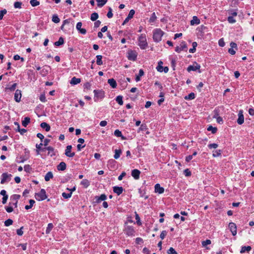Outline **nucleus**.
Returning a JSON list of instances; mask_svg holds the SVG:
<instances>
[{
    "instance_id": "1",
    "label": "nucleus",
    "mask_w": 254,
    "mask_h": 254,
    "mask_svg": "<svg viewBox=\"0 0 254 254\" xmlns=\"http://www.w3.org/2000/svg\"><path fill=\"white\" fill-rule=\"evenodd\" d=\"M164 34L163 31L160 28H156L153 31V39L156 42H160Z\"/></svg>"
},
{
    "instance_id": "2",
    "label": "nucleus",
    "mask_w": 254,
    "mask_h": 254,
    "mask_svg": "<svg viewBox=\"0 0 254 254\" xmlns=\"http://www.w3.org/2000/svg\"><path fill=\"white\" fill-rule=\"evenodd\" d=\"M138 46L140 47V49L144 50L147 48L148 44L145 35L141 34L138 38Z\"/></svg>"
},
{
    "instance_id": "3",
    "label": "nucleus",
    "mask_w": 254,
    "mask_h": 254,
    "mask_svg": "<svg viewBox=\"0 0 254 254\" xmlns=\"http://www.w3.org/2000/svg\"><path fill=\"white\" fill-rule=\"evenodd\" d=\"M35 198L38 201H42L47 198L46 191L44 189H42L38 193H36L35 195Z\"/></svg>"
},
{
    "instance_id": "4",
    "label": "nucleus",
    "mask_w": 254,
    "mask_h": 254,
    "mask_svg": "<svg viewBox=\"0 0 254 254\" xmlns=\"http://www.w3.org/2000/svg\"><path fill=\"white\" fill-rule=\"evenodd\" d=\"M137 53L133 50H128L127 52V58L128 60L135 61L136 60Z\"/></svg>"
},
{
    "instance_id": "5",
    "label": "nucleus",
    "mask_w": 254,
    "mask_h": 254,
    "mask_svg": "<svg viewBox=\"0 0 254 254\" xmlns=\"http://www.w3.org/2000/svg\"><path fill=\"white\" fill-rule=\"evenodd\" d=\"M11 175L7 173H4L1 175L0 183L3 184L9 182L11 180Z\"/></svg>"
},
{
    "instance_id": "6",
    "label": "nucleus",
    "mask_w": 254,
    "mask_h": 254,
    "mask_svg": "<svg viewBox=\"0 0 254 254\" xmlns=\"http://www.w3.org/2000/svg\"><path fill=\"white\" fill-rule=\"evenodd\" d=\"M20 198L19 194H13L10 196V200L12 201L9 203L10 205H13L15 207L17 206L18 199Z\"/></svg>"
},
{
    "instance_id": "7",
    "label": "nucleus",
    "mask_w": 254,
    "mask_h": 254,
    "mask_svg": "<svg viewBox=\"0 0 254 254\" xmlns=\"http://www.w3.org/2000/svg\"><path fill=\"white\" fill-rule=\"evenodd\" d=\"M187 46L185 41H182L180 46H177L175 48V51L177 53H180L182 51H187Z\"/></svg>"
},
{
    "instance_id": "8",
    "label": "nucleus",
    "mask_w": 254,
    "mask_h": 254,
    "mask_svg": "<svg viewBox=\"0 0 254 254\" xmlns=\"http://www.w3.org/2000/svg\"><path fill=\"white\" fill-rule=\"evenodd\" d=\"M125 233L129 236H132L134 235L135 231L132 226H127L125 228Z\"/></svg>"
},
{
    "instance_id": "9",
    "label": "nucleus",
    "mask_w": 254,
    "mask_h": 254,
    "mask_svg": "<svg viewBox=\"0 0 254 254\" xmlns=\"http://www.w3.org/2000/svg\"><path fill=\"white\" fill-rule=\"evenodd\" d=\"M72 146L71 145H67L66 147V149L65 150V155L67 157H72L75 155V153L73 152H71Z\"/></svg>"
},
{
    "instance_id": "10",
    "label": "nucleus",
    "mask_w": 254,
    "mask_h": 254,
    "mask_svg": "<svg viewBox=\"0 0 254 254\" xmlns=\"http://www.w3.org/2000/svg\"><path fill=\"white\" fill-rule=\"evenodd\" d=\"M200 68V65L196 63H194V64L192 65H189L187 68V70L189 72L191 71H196L198 69H199Z\"/></svg>"
},
{
    "instance_id": "11",
    "label": "nucleus",
    "mask_w": 254,
    "mask_h": 254,
    "mask_svg": "<svg viewBox=\"0 0 254 254\" xmlns=\"http://www.w3.org/2000/svg\"><path fill=\"white\" fill-rule=\"evenodd\" d=\"M229 228L233 236L237 234V226L235 223L231 222L229 224Z\"/></svg>"
},
{
    "instance_id": "12",
    "label": "nucleus",
    "mask_w": 254,
    "mask_h": 254,
    "mask_svg": "<svg viewBox=\"0 0 254 254\" xmlns=\"http://www.w3.org/2000/svg\"><path fill=\"white\" fill-rule=\"evenodd\" d=\"M214 115L213 116V118L216 119L217 122L219 124H222L223 123V119L219 117V112L218 110L217 109H215L214 111Z\"/></svg>"
},
{
    "instance_id": "13",
    "label": "nucleus",
    "mask_w": 254,
    "mask_h": 254,
    "mask_svg": "<svg viewBox=\"0 0 254 254\" xmlns=\"http://www.w3.org/2000/svg\"><path fill=\"white\" fill-rule=\"evenodd\" d=\"M93 92L95 97L101 99L104 96V92L102 90H94Z\"/></svg>"
},
{
    "instance_id": "14",
    "label": "nucleus",
    "mask_w": 254,
    "mask_h": 254,
    "mask_svg": "<svg viewBox=\"0 0 254 254\" xmlns=\"http://www.w3.org/2000/svg\"><path fill=\"white\" fill-rule=\"evenodd\" d=\"M134 13L135 11L133 9L130 10L127 17L124 20L123 25H125L126 23L128 22V21L133 17Z\"/></svg>"
},
{
    "instance_id": "15",
    "label": "nucleus",
    "mask_w": 254,
    "mask_h": 254,
    "mask_svg": "<svg viewBox=\"0 0 254 254\" xmlns=\"http://www.w3.org/2000/svg\"><path fill=\"white\" fill-rule=\"evenodd\" d=\"M21 91L20 90H16L14 94V100L16 102H19L21 101Z\"/></svg>"
},
{
    "instance_id": "16",
    "label": "nucleus",
    "mask_w": 254,
    "mask_h": 254,
    "mask_svg": "<svg viewBox=\"0 0 254 254\" xmlns=\"http://www.w3.org/2000/svg\"><path fill=\"white\" fill-rule=\"evenodd\" d=\"M140 172L137 169H134L131 171V176L134 179L137 180L139 178Z\"/></svg>"
},
{
    "instance_id": "17",
    "label": "nucleus",
    "mask_w": 254,
    "mask_h": 254,
    "mask_svg": "<svg viewBox=\"0 0 254 254\" xmlns=\"http://www.w3.org/2000/svg\"><path fill=\"white\" fill-rule=\"evenodd\" d=\"M244 117L242 114V111H240L238 114V119L237 120V123L239 125H242L244 123Z\"/></svg>"
},
{
    "instance_id": "18",
    "label": "nucleus",
    "mask_w": 254,
    "mask_h": 254,
    "mask_svg": "<svg viewBox=\"0 0 254 254\" xmlns=\"http://www.w3.org/2000/svg\"><path fill=\"white\" fill-rule=\"evenodd\" d=\"M230 46L231 48L228 50V52L231 55H234L235 54L236 52L233 49L237 47V44L234 42H231L230 43Z\"/></svg>"
},
{
    "instance_id": "19",
    "label": "nucleus",
    "mask_w": 254,
    "mask_h": 254,
    "mask_svg": "<svg viewBox=\"0 0 254 254\" xmlns=\"http://www.w3.org/2000/svg\"><path fill=\"white\" fill-rule=\"evenodd\" d=\"M155 191L159 194H161L164 192V189L163 187H161L159 184H157L155 186Z\"/></svg>"
},
{
    "instance_id": "20",
    "label": "nucleus",
    "mask_w": 254,
    "mask_h": 254,
    "mask_svg": "<svg viewBox=\"0 0 254 254\" xmlns=\"http://www.w3.org/2000/svg\"><path fill=\"white\" fill-rule=\"evenodd\" d=\"M123 188L122 187L115 186L113 187V191L118 195L121 194L123 191Z\"/></svg>"
},
{
    "instance_id": "21",
    "label": "nucleus",
    "mask_w": 254,
    "mask_h": 254,
    "mask_svg": "<svg viewBox=\"0 0 254 254\" xmlns=\"http://www.w3.org/2000/svg\"><path fill=\"white\" fill-rule=\"evenodd\" d=\"M200 21L198 18V17L196 16H194L192 17V19L190 21V25H198L200 23Z\"/></svg>"
},
{
    "instance_id": "22",
    "label": "nucleus",
    "mask_w": 254,
    "mask_h": 254,
    "mask_svg": "<svg viewBox=\"0 0 254 254\" xmlns=\"http://www.w3.org/2000/svg\"><path fill=\"white\" fill-rule=\"evenodd\" d=\"M97 203H100L107 199V196L105 194H102L100 196H96Z\"/></svg>"
},
{
    "instance_id": "23",
    "label": "nucleus",
    "mask_w": 254,
    "mask_h": 254,
    "mask_svg": "<svg viewBox=\"0 0 254 254\" xmlns=\"http://www.w3.org/2000/svg\"><path fill=\"white\" fill-rule=\"evenodd\" d=\"M66 164L64 162H61L57 166V169L59 171H64L66 169Z\"/></svg>"
},
{
    "instance_id": "24",
    "label": "nucleus",
    "mask_w": 254,
    "mask_h": 254,
    "mask_svg": "<svg viewBox=\"0 0 254 254\" xmlns=\"http://www.w3.org/2000/svg\"><path fill=\"white\" fill-rule=\"evenodd\" d=\"M108 83L113 88H115L117 87V82L116 80L113 78L109 79L108 80Z\"/></svg>"
},
{
    "instance_id": "25",
    "label": "nucleus",
    "mask_w": 254,
    "mask_h": 254,
    "mask_svg": "<svg viewBox=\"0 0 254 254\" xmlns=\"http://www.w3.org/2000/svg\"><path fill=\"white\" fill-rule=\"evenodd\" d=\"M81 81L80 78H76L75 77H73L71 78L70 83L72 85H76L79 83Z\"/></svg>"
},
{
    "instance_id": "26",
    "label": "nucleus",
    "mask_w": 254,
    "mask_h": 254,
    "mask_svg": "<svg viewBox=\"0 0 254 254\" xmlns=\"http://www.w3.org/2000/svg\"><path fill=\"white\" fill-rule=\"evenodd\" d=\"M40 126L42 128L45 129L47 131H48L50 130V126L45 122L42 123L40 125Z\"/></svg>"
},
{
    "instance_id": "27",
    "label": "nucleus",
    "mask_w": 254,
    "mask_h": 254,
    "mask_svg": "<svg viewBox=\"0 0 254 254\" xmlns=\"http://www.w3.org/2000/svg\"><path fill=\"white\" fill-rule=\"evenodd\" d=\"M53 178V175L52 172H48L45 176V180L47 182Z\"/></svg>"
},
{
    "instance_id": "28",
    "label": "nucleus",
    "mask_w": 254,
    "mask_h": 254,
    "mask_svg": "<svg viewBox=\"0 0 254 254\" xmlns=\"http://www.w3.org/2000/svg\"><path fill=\"white\" fill-rule=\"evenodd\" d=\"M45 149L47 150L48 152V154H49L51 156H53L55 155L54 152V148L51 146H48L45 148Z\"/></svg>"
},
{
    "instance_id": "29",
    "label": "nucleus",
    "mask_w": 254,
    "mask_h": 254,
    "mask_svg": "<svg viewBox=\"0 0 254 254\" xmlns=\"http://www.w3.org/2000/svg\"><path fill=\"white\" fill-rule=\"evenodd\" d=\"M96 1L97 2V5L101 7L107 3L108 0H96Z\"/></svg>"
},
{
    "instance_id": "30",
    "label": "nucleus",
    "mask_w": 254,
    "mask_h": 254,
    "mask_svg": "<svg viewBox=\"0 0 254 254\" xmlns=\"http://www.w3.org/2000/svg\"><path fill=\"white\" fill-rule=\"evenodd\" d=\"M252 248L250 246H243L242 247L240 253H244L246 252H249L251 250Z\"/></svg>"
},
{
    "instance_id": "31",
    "label": "nucleus",
    "mask_w": 254,
    "mask_h": 254,
    "mask_svg": "<svg viewBox=\"0 0 254 254\" xmlns=\"http://www.w3.org/2000/svg\"><path fill=\"white\" fill-rule=\"evenodd\" d=\"M96 64L97 65H101L103 64L102 62V56L97 55L96 56Z\"/></svg>"
},
{
    "instance_id": "32",
    "label": "nucleus",
    "mask_w": 254,
    "mask_h": 254,
    "mask_svg": "<svg viewBox=\"0 0 254 254\" xmlns=\"http://www.w3.org/2000/svg\"><path fill=\"white\" fill-rule=\"evenodd\" d=\"M144 74V71L142 69H139V73L136 76L135 80L138 82L140 80V77L143 76Z\"/></svg>"
},
{
    "instance_id": "33",
    "label": "nucleus",
    "mask_w": 254,
    "mask_h": 254,
    "mask_svg": "<svg viewBox=\"0 0 254 254\" xmlns=\"http://www.w3.org/2000/svg\"><path fill=\"white\" fill-rule=\"evenodd\" d=\"M30 121V119L29 117H25L22 122V125L24 127H26Z\"/></svg>"
},
{
    "instance_id": "34",
    "label": "nucleus",
    "mask_w": 254,
    "mask_h": 254,
    "mask_svg": "<svg viewBox=\"0 0 254 254\" xmlns=\"http://www.w3.org/2000/svg\"><path fill=\"white\" fill-rule=\"evenodd\" d=\"M121 153H122L121 150H120V149H116L115 150V154H114V158L116 159H118L120 157V155H121Z\"/></svg>"
},
{
    "instance_id": "35",
    "label": "nucleus",
    "mask_w": 254,
    "mask_h": 254,
    "mask_svg": "<svg viewBox=\"0 0 254 254\" xmlns=\"http://www.w3.org/2000/svg\"><path fill=\"white\" fill-rule=\"evenodd\" d=\"M64 43V40L63 38L60 37L59 39V40L56 42H55L54 45L56 46H59L63 45Z\"/></svg>"
},
{
    "instance_id": "36",
    "label": "nucleus",
    "mask_w": 254,
    "mask_h": 254,
    "mask_svg": "<svg viewBox=\"0 0 254 254\" xmlns=\"http://www.w3.org/2000/svg\"><path fill=\"white\" fill-rule=\"evenodd\" d=\"M197 45V44L196 42H193L192 44V48L189 50V52L191 53H193L196 51V47Z\"/></svg>"
},
{
    "instance_id": "37",
    "label": "nucleus",
    "mask_w": 254,
    "mask_h": 254,
    "mask_svg": "<svg viewBox=\"0 0 254 254\" xmlns=\"http://www.w3.org/2000/svg\"><path fill=\"white\" fill-rule=\"evenodd\" d=\"M81 184L86 188L90 185V182L87 179H84L81 182Z\"/></svg>"
},
{
    "instance_id": "38",
    "label": "nucleus",
    "mask_w": 254,
    "mask_h": 254,
    "mask_svg": "<svg viewBox=\"0 0 254 254\" xmlns=\"http://www.w3.org/2000/svg\"><path fill=\"white\" fill-rule=\"evenodd\" d=\"M163 62L162 61H160L158 62V65L156 67V69L159 72H162L163 71V66H162Z\"/></svg>"
},
{
    "instance_id": "39",
    "label": "nucleus",
    "mask_w": 254,
    "mask_h": 254,
    "mask_svg": "<svg viewBox=\"0 0 254 254\" xmlns=\"http://www.w3.org/2000/svg\"><path fill=\"white\" fill-rule=\"evenodd\" d=\"M98 14L97 13L93 12L91 15L90 19L93 21H95L98 19Z\"/></svg>"
},
{
    "instance_id": "40",
    "label": "nucleus",
    "mask_w": 254,
    "mask_h": 254,
    "mask_svg": "<svg viewBox=\"0 0 254 254\" xmlns=\"http://www.w3.org/2000/svg\"><path fill=\"white\" fill-rule=\"evenodd\" d=\"M116 101L120 105L123 104V97L122 96H118L116 98Z\"/></svg>"
},
{
    "instance_id": "41",
    "label": "nucleus",
    "mask_w": 254,
    "mask_h": 254,
    "mask_svg": "<svg viewBox=\"0 0 254 254\" xmlns=\"http://www.w3.org/2000/svg\"><path fill=\"white\" fill-rule=\"evenodd\" d=\"M114 134L115 136L117 137H121L122 139H125V137L122 135V132L120 131L119 129H116L114 131Z\"/></svg>"
},
{
    "instance_id": "42",
    "label": "nucleus",
    "mask_w": 254,
    "mask_h": 254,
    "mask_svg": "<svg viewBox=\"0 0 254 254\" xmlns=\"http://www.w3.org/2000/svg\"><path fill=\"white\" fill-rule=\"evenodd\" d=\"M156 19H157V17L156 16L155 13L153 12L149 18V22L150 23H153V22H155V21L156 20Z\"/></svg>"
},
{
    "instance_id": "43",
    "label": "nucleus",
    "mask_w": 254,
    "mask_h": 254,
    "mask_svg": "<svg viewBox=\"0 0 254 254\" xmlns=\"http://www.w3.org/2000/svg\"><path fill=\"white\" fill-rule=\"evenodd\" d=\"M29 202V203L30 204V205H26L25 206V208L26 210H28V209L31 208L33 206V204L35 202V201L34 200H33V199H30Z\"/></svg>"
},
{
    "instance_id": "44",
    "label": "nucleus",
    "mask_w": 254,
    "mask_h": 254,
    "mask_svg": "<svg viewBox=\"0 0 254 254\" xmlns=\"http://www.w3.org/2000/svg\"><path fill=\"white\" fill-rule=\"evenodd\" d=\"M53 225L52 223H49L48 224V226L46 228V234H49L50 233V232H51V231L52 230V229L53 228Z\"/></svg>"
},
{
    "instance_id": "45",
    "label": "nucleus",
    "mask_w": 254,
    "mask_h": 254,
    "mask_svg": "<svg viewBox=\"0 0 254 254\" xmlns=\"http://www.w3.org/2000/svg\"><path fill=\"white\" fill-rule=\"evenodd\" d=\"M52 21L56 23H58L60 21V19L57 15L55 14L52 17Z\"/></svg>"
},
{
    "instance_id": "46",
    "label": "nucleus",
    "mask_w": 254,
    "mask_h": 254,
    "mask_svg": "<svg viewBox=\"0 0 254 254\" xmlns=\"http://www.w3.org/2000/svg\"><path fill=\"white\" fill-rule=\"evenodd\" d=\"M30 3L32 6H36L40 4L39 1L37 0H30Z\"/></svg>"
},
{
    "instance_id": "47",
    "label": "nucleus",
    "mask_w": 254,
    "mask_h": 254,
    "mask_svg": "<svg viewBox=\"0 0 254 254\" xmlns=\"http://www.w3.org/2000/svg\"><path fill=\"white\" fill-rule=\"evenodd\" d=\"M195 95L193 93H190L188 95V96L185 97V99L186 100H192L194 99Z\"/></svg>"
},
{
    "instance_id": "48",
    "label": "nucleus",
    "mask_w": 254,
    "mask_h": 254,
    "mask_svg": "<svg viewBox=\"0 0 254 254\" xmlns=\"http://www.w3.org/2000/svg\"><path fill=\"white\" fill-rule=\"evenodd\" d=\"M40 74L43 76H46L48 73V69L46 68H43L41 71H40Z\"/></svg>"
},
{
    "instance_id": "49",
    "label": "nucleus",
    "mask_w": 254,
    "mask_h": 254,
    "mask_svg": "<svg viewBox=\"0 0 254 254\" xmlns=\"http://www.w3.org/2000/svg\"><path fill=\"white\" fill-rule=\"evenodd\" d=\"M221 154V150H216L213 152L212 155L214 157H216L220 156Z\"/></svg>"
},
{
    "instance_id": "50",
    "label": "nucleus",
    "mask_w": 254,
    "mask_h": 254,
    "mask_svg": "<svg viewBox=\"0 0 254 254\" xmlns=\"http://www.w3.org/2000/svg\"><path fill=\"white\" fill-rule=\"evenodd\" d=\"M71 195H72V192H70L69 193L63 192L62 193L63 197L66 199L70 198L71 196Z\"/></svg>"
},
{
    "instance_id": "51",
    "label": "nucleus",
    "mask_w": 254,
    "mask_h": 254,
    "mask_svg": "<svg viewBox=\"0 0 254 254\" xmlns=\"http://www.w3.org/2000/svg\"><path fill=\"white\" fill-rule=\"evenodd\" d=\"M13 223L12 220L10 219H8L5 221L4 222V225L6 227L9 226L10 225H12Z\"/></svg>"
},
{
    "instance_id": "52",
    "label": "nucleus",
    "mask_w": 254,
    "mask_h": 254,
    "mask_svg": "<svg viewBox=\"0 0 254 254\" xmlns=\"http://www.w3.org/2000/svg\"><path fill=\"white\" fill-rule=\"evenodd\" d=\"M16 86H17V84L14 83L11 86L6 88V89L9 90L10 91H13L16 89Z\"/></svg>"
},
{
    "instance_id": "53",
    "label": "nucleus",
    "mask_w": 254,
    "mask_h": 254,
    "mask_svg": "<svg viewBox=\"0 0 254 254\" xmlns=\"http://www.w3.org/2000/svg\"><path fill=\"white\" fill-rule=\"evenodd\" d=\"M167 253L168 254H178L177 252L175 251V250L172 247L168 250Z\"/></svg>"
},
{
    "instance_id": "54",
    "label": "nucleus",
    "mask_w": 254,
    "mask_h": 254,
    "mask_svg": "<svg viewBox=\"0 0 254 254\" xmlns=\"http://www.w3.org/2000/svg\"><path fill=\"white\" fill-rule=\"evenodd\" d=\"M6 13L7 10L5 9H4L0 11V20H1L3 18L4 15Z\"/></svg>"
},
{
    "instance_id": "55",
    "label": "nucleus",
    "mask_w": 254,
    "mask_h": 254,
    "mask_svg": "<svg viewBox=\"0 0 254 254\" xmlns=\"http://www.w3.org/2000/svg\"><path fill=\"white\" fill-rule=\"evenodd\" d=\"M228 21L230 23H234L236 22V20L235 19V18H234L233 16H229L228 17Z\"/></svg>"
},
{
    "instance_id": "56",
    "label": "nucleus",
    "mask_w": 254,
    "mask_h": 254,
    "mask_svg": "<svg viewBox=\"0 0 254 254\" xmlns=\"http://www.w3.org/2000/svg\"><path fill=\"white\" fill-rule=\"evenodd\" d=\"M22 2L19 1L15 2L14 6L15 8H20L21 7Z\"/></svg>"
},
{
    "instance_id": "57",
    "label": "nucleus",
    "mask_w": 254,
    "mask_h": 254,
    "mask_svg": "<svg viewBox=\"0 0 254 254\" xmlns=\"http://www.w3.org/2000/svg\"><path fill=\"white\" fill-rule=\"evenodd\" d=\"M207 130L208 131H211L213 133H215L217 131V128L210 126L207 128Z\"/></svg>"
},
{
    "instance_id": "58",
    "label": "nucleus",
    "mask_w": 254,
    "mask_h": 254,
    "mask_svg": "<svg viewBox=\"0 0 254 254\" xmlns=\"http://www.w3.org/2000/svg\"><path fill=\"white\" fill-rule=\"evenodd\" d=\"M218 146V145L217 143H211L208 145V147L209 149H215Z\"/></svg>"
},
{
    "instance_id": "59",
    "label": "nucleus",
    "mask_w": 254,
    "mask_h": 254,
    "mask_svg": "<svg viewBox=\"0 0 254 254\" xmlns=\"http://www.w3.org/2000/svg\"><path fill=\"white\" fill-rule=\"evenodd\" d=\"M211 244V241L210 240H206L202 242V245L203 247H205L208 245Z\"/></svg>"
},
{
    "instance_id": "60",
    "label": "nucleus",
    "mask_w": 254,
    "mask_h": 254,
    "mask_svg": "<svg viewBox=\"0 0 254 254\" xmlns=\"http://www.w3.org/2000/svg\"><path fill=\"white\" fill-rule=\"evenodd\" d=\"M23 227H21L20 229H18L16 230L17 234L19 236H22L23 234V232L22 231Z\"/></svg>"
},
{
    "instance_id": "61",
    "label": "nucleus",
    "mask_w": 254,
    "mask_h": 254,
    "mask_svg": "<svg viewBox=\"0 0 254 254\" xmlns=\"http://www.w3.org/2000/svg\"><path fill=\"white\" fill-rule=\"evenodd\" d=\"M184 174L187 177H189L191 175V172L188 169H185L184 171Z\"/></svg>"
},
{
    "instance_id": "62",
    "label": "nucleus",
    "mask_w": 254,
    "mask_h": 254,
    "mask_svg": "<svg viewBox=\"0 0 254 254\" xmlns=\"http://www.w3.org/2000/svg\"><path fill=\"white\" fill-rule=\"evenodd\" d=\"M167 234V233L166 231H163L160 235L161 239L162 240L164 239L165 238V236H166Z\"/></svg>"
},
{
    "instance_id": "63",
    "label": "nucleus",
    "mask_w": 254,
    "mask_h": 254,
    "mask_svg": "<svg viewBox=\"0 0 254 254\" xmlns=\"http://www.w3.org/2000/svg\"><path fill=\"white\" fill-rule=\"evenodd\" d=\"M24 171H26V172H29L31 170V168L30 165H26L24 167Z\"/></svg>"
},
{
    "instance_id": "64",
    "label": "nucleus",
    "mask_w": 254,
    "mask_h": 254,
    "mask_svg": "<svg viewBox=\"0 0 254 254\" xmlns=\"http://www.w3.org/2000/svg\"><path fill=\"white\" fill-rule=\"evenodd\" d=\"M218 44L220 47H224L225 46V42L223 39H220L218 41Z\"/></svg>"
}]
</instances>
